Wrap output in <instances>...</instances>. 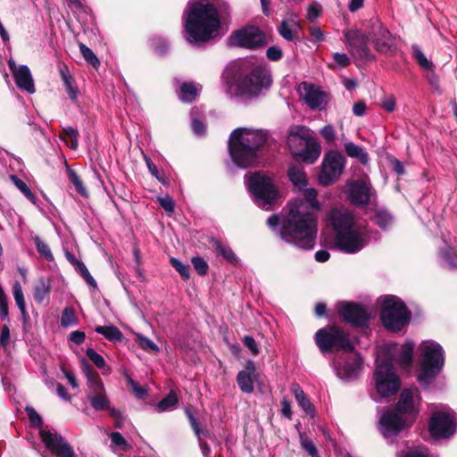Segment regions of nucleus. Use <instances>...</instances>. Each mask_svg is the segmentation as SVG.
Masks as SVG:
<instances>
[{
  "instance_id": "4",
  "label": "nucleus",
  "mask_w": 457,
  "mask_h": 457,
  "mask_svg": "<svg viewBox=\"0 0 457 457\" xmlns=\"http://www.w3.org/2000/svg\"><path fill=\"white\" fill-rule=\"evenodd\" d=\"M328 220L335 230V244L345 253L353 254L363 249L369 240V229L357 223L347 211L332 210Z\"/></svg>"
},
{
  "instance_id": "46",
  "label": "nucleus",
  "mask_w": 457,
  "mask_h": 457,
  "mask_svg": "<svg viewBox=\"0 0 457 457\" xmlns=\"http://www.w3.org/2000/svg\"><path fill=\"white\" fill-rule=\"evenodd\" d=\"M79 51L83 58L94 67H97L100 62L94 52L84 44H79Z\"/></svg>"
},
{
  "instance_id": "51",
  "label": "nucleus",
  "mask_w": 457,
  "mask_h": 457,
  "mask_svg": "<svg viewBox=\"0 0 457 457\" xmlns=\"http://www.w3.org/2000/svg\"><path fill=\"white\" fill-rule=\"evenodd\" d=\"M322 7L317 3L313 2L307 8V15L306 18L310 22H313L316 19H318L321 14Z\"/></svg>"
},
{
  "instance_id": "3",
  "label": "nucleus",
  "mask_w": 457,
  "mask_h": 457,
  "mask_svg": "<svg viewBox=\"0 0 457 457\" xmlns=\"http://www.w3.org/2000/svg\"><path fill=\"white\" fill-rule=\"evenodd\" d=\"M226 93L231 98L252 99L271 83L270 71L253 60H241L228 67L224 74Z\"/></svg>"
},
{
  "instance_id": "34",
  "label": "nucleus",
  "mask_w": 457,
  "mask_h": 457,
  "mask_svg": "<svg viewBox=\"0 0 457 457\" xmlns=\"http://www.w3.org/2000/svg\"><path fill=\"white\" fill-rule=\"evenodd\" d=\"M288 178L295 187L303 189L306 184V176L301 165H291L287 171Z\"/></svg>"
},
{
  "instance_id": "55",
  "label": "nucleus",
  "mask_w": 457,
  "mask_h": 457,
  "mask_svg": "<svg viewBox=\"0 0 457 457\" xmlns=\"http://www.w3.org/2000/svg\"><path fill=\"white\" fill-rule=\"evenodd\" d=\"M266 55L270 61L276 62L282 58L283 53L278 46H273L267 49Z\"/></svg>"
},
{
  "instance_id": "57",
  "label": "nucleus",
  "mask_w": 457,
  "mask_h": 457,
  "mask_svg": "<svg viewBox=\"0 0 457 457\" xmlns=\"http://www.w3.org/2000/svg\"><path fill=\"white\" fill-rule=\"evenodd\" d=\"M195 270L199 275H205L208 270V264L205 259H191Z\"/></svg>"
},
{
  "instance_id": "26",
  "label": "nucleus",
  "mask_w": 457,
  "mask_h": 457,
  "mask_svg": "<svg viewBox=\"0 0 457 457\" xmlns=\"http://www.w3.org/2000/svg\"><path fill=\"white\" fill-rule=\"evenodd\" d=\"M301 29L302 27L298 21L288 18L281 21L278 32L285 40L297 42L300 40L299 32Z\"/></svg>"
},
{
  "instance_id": "61",
  "label": "nucleus",
  "mask_w": 457,
  "mask_h": 457,
  "mask_svg": "<svg viewBox=\"0 0 457 457\" xmlns=\"http://www.w3.org/2000/svg\"><path fill=\"white\" fill-rule=\"evenodd\" d=\"M186 414L189 420L190 425L197 437H200L201 429L196 419L194 417L189 409H186Z\"/></svg>"
},
{
  "instance_id": "36",
  "label": "nucleus",
  "mask_w": 457,
  "mask_h": 457,
  "mask_svg": "<svg viewBox=\"0 0 457 457\" xmlns=\"http://www.w3.org/2000/svg\"><path fill=\"white\" fill-rule=\"evenodd\" d=\"M95 331L103 335L107 340L120 342L123 339L121 331L115 326H97Z\"/></svg>"
},
{
  "instance_id": "42",
  "label": "nucleus",
  "mask_w": 457,
  "mask_h": 457,
  "mask_svg": "<svg viewBox=\"0 0 457 457\" xmlns=\"http://www.w3.org/2000/svg\"><path fill=\"white\" fill-rule=\"evenodd\" d=\"M137 341L139 347L149 353H158L160 352L159 346L148 337L137 334Z\"/></svg>"
},
{
  "instance_id": "17",
  "label": "nucleus",
  "mask_w": 457,
  "mask_h": 457,
  "mask_svg": "<svg viewBox=\"0 0 457 457\" xmlns=\"http://www.w3.org/2000/svg\"><path fill=\"white\" fill-rule=\"evenodd\" d=\"M345 38L349 46L352 55L360 61H372L374 55L368 46L369 35H365L361 30H347L345 33Z\"/></svg>"
},
{
  "instance_id": "54",
  "label": "nucleus",
  "mask_w": 457,
  "mask_h": 457,
  "mask_svg": "<svg viewBox=\"0 0 457 457\" xmlns=\"http://www.w3.org/2000/svg\"><path fill=\"white\" fill-rule=\"evenodd\" d=\"M157 202L160 206L168 213H172L174 212L175 204L170 196L165 195L162 197H158Z\"/></svg>"
},
{
  "instance_id": "44",
  "label": "nucleus",
  "mask_w": 457,
  "mask_h": 457,
  "mask_svg": "<svg viewBox=\"0 0 457 457\" xmlns=\"http://www.w3.org/2000/svg\"><path fill=\"white\" fill-rule=\"evenodd\" d=\"M411 52L413 59L419 63V65L425 71L428 70V60L421 51L420 47L414 44L411 46Z\"/></svg>"
},
{
  "instance_id": "40",
  "label": "nucleus",
  "mask_w": 457,
  "mask_h": 457,
  "mask_svg": "<svg viewBox=\"0 0 457 457\" xmlns=\"http://www.w3.org/2000/svg\"><path fill=\"white\" fill-rule=\"evenodd\" d=\"M179 402L178 396L174 392H170L163 399H162L156 405L158 412H164L171 411L175 408Z\"/></svg>"
},
{
  "instance_id": "60",
  "label": "nucleus",
  "mask_w": 457,
  "mask_h": 457,
  "mask_svg": "<svg viewBox=\"0 0 457 457\" xmlns=\"http://www.w3.org/2000/svg\"><path fill=\"white\" fill-rule=\"evenodd\" d=\"M245 345L253 353V354L257 355L259 353V349L254 338L251 336H245L243 339Z\"/></svg>"
},
{
  "instance_id": "2",
  "label": "nucleus",
  "mask_w": 457,
  "mask_h": 457,
  "mask_svg": "<svg viewBox=\"0 0 457 457\" xmlns=\"http://www.w3.org/2000/svg\"><path fill=\"white\" fill-rule=\"evenodd\" d=\"M228 12L225 0H189L183 13L186 39L193 45L211 40L220 27V19Z\"/></svg>"
},
{
  "instance_id": "35",
  "label": "nucleus",
  "mask_w": 457,
  "mask_h": 457,
  "mask_svg": "<svg viewBox=\"0 0 457 457\" xmlns=\"http://www.w3.org/2000/svg\"><path fill=\"white\" fill-rule=\"evenodd\" d=\"M412 356L413 345H404L401 347V350L398 353L397 363L403 370L410 371L412 365Z\"/></svg>"
},
{
  "instance_id": "64",
  "label": "nucleus",
  "mask_w": 457,
  "mask_h": 457,
  "mask_svg": "<svg viewBox=\"0 0 457 457\" xmlns=\"http://www.w3.org/2000/svg\"><path fill=\"white\" fill-rule=\"evenodd\" d=\"M320 134L328 140L332 141L336 137V133L333 126L326 125L320 130Z\"/></svg>"
},
{
  "instance_id": "10",
  "label": "nucleus",
  "mask_w": 457,
  "mask_h": 457,
  "mask_svg": "<svg viewBox=\"0 0 457 457\" xmlns=\"http://www.w3.org/2000/svg\"><path fill=\"white\" fill-rule=\"evenodd\" d=\"M373 380L380 397L395 395L398 391L401 383L395 372L391 357L385 360H381L380 356L377 358Z\"/></svg>"
},
{
  "instance_id": "18",
  "label": "nucleus",
  "mask_w": 457,
  "mask_h": 457,
  "mask_svg": "<svg viewBox=\"0 0 457 457\" xmlns=\"http://www.w3.org/2000/svg\"><path fill=\"white\" fill-rule=\"evenodd\" d=\"M408 427L409 424L403 415L395 410L384 412L379 418L378 429L386 439L396 436Z\"/></svg>"
},
{
  "instance_id": "52",
  "label": "nucleus",
  "mask_w": 457,
  "mask_h": 457,
  "mask_svg": "<svg viewBox=\"0 0 457 457\" xmlns=\"http://www.w3.org/2000/svg\"><path fill=\"white\" fill-rule=\"evenodd\" d=\"M25 411L29 416L31 425L37 428H41L43 425V420L40 417V415L36 411V410L32 407L28 406L26 407Z\"/></svg>"
},
{
  "instance_id": "59",
  "label": "nucleus",
  "mask_w": 457,
  "mask_h": 457,
  "mask_svg": "<svg viewBox=\"0 0 457 457\" xmlns=\"http://www.w3.org/2000/svg\"><path fill=\"white\" fill-rule=\"evenodd\" d=\"M191 127H192V129H193L195 135L200 137V136H203L205 134L206 126L204 122H202L196 119H193Z\"/></svg>"
},
{
  "instance_id": "27",
  "label": "nucleus",
  "mask_w": 457,
  "mask_h": 457,
  "mask_svg": "<svg viewBox=\"0 0 457 457\" xmlns=\"http://www.w3.org/2000/svg\"><path fill=\"white\" fill-rule=\"evenodd\" d=\"M415 375L422 386H428V345L426 343L421 345L420 361L415 370Z\"/></svg>"
},
{
  "instance_id": "39",
  "label": "nucleus",
  "mask_w": 457,
  "mask_h": 457,
  "mask_svg": "<svg viewBox=\"0 0 457 457\" xmlns=\"http://www.w3.org/2000/svg\"><path fill=\"white\" fill-rule=\"evenodd\" d=\"M86 354L97 369L102 370L104 375L110 373L111 370L106 366L105 360L101 354L96 353L93 348H87Z\"/></svg>"
},
{
  "instance_id": "53",
  "label": "nucleus",
  "mask_w": 457,
  "mask_h": 457,
  "mask_svg": "<svg viewBox=\"0 0 457 457\" xmlns=\"http://www.w3.org/2000/svg\"><path fill=\"white\" fill-rule=\"evenodd\" d=\"M296 401L299 404V406L307 413L313 415L314 413V407L312 403L309 401L306 395L303 393V395L300 394V396L296 398Z\"/></svg>"
},
{
  "instance_id": "62",
  "label": "nucleus",
  "mask_w": 457,
  "mask_h": 457,
  "mask_svg": "<svg viewBox=\"0 0 457 457\" xmlns=\"http://www.w3.org/2000/svg\"><path fill=\"white\" fill-rule=\"evenodd\" d=\"M335 62L341 67H347L350 64V58L346 54L335 53L333 54Z\"/></svg>"
},
{
  "instance_id": "5",
  "label": "nucleus",
  "mask_w": 457,
  "mask_h": 457,
  "mask_svg": "<svg viewBox=\"0 0 457 457\" xmlns=\"http://www.w3.org/2000/svg\"><path fill=\"white\" fill-rule=\"evenodd\" d=\"M268 133L262 129L237 128L230 134L228 152L239 168H248L259 162V150L267 142Z\"/></svg>"
},
{
  "instance_id": "23",
  "label": "nucleus",
  "mask_w": 457,
  "mask_h": 457,
  "mask_svg": "<svg viewBox=\"0 0 457 457\" xmlns=\"http://www.w3.org/2000/svg\"><path fill=\"white\" fill-rule=\"evenodd\" d=\"M8 66L13 75L16 86L22 91L33 94L35 85L29 67L27 65H16L12 60L8 62Z\"/></svg>"
},
{
  "instance_id": "31",
  "label": "nucleus",
  "mask_w": 457,
  "mask_h": 457,
  "mask_svg": "<svg viewBox=\"0 0 457 457\" xmlns=\"http://www.w3.org/2000/svg\"><path fill=\"white\" fill-rule=\"evenodd\" d=\"M434 97V100L437 98L439 103H445L448 100V97L444 96V88L440 83L439 78L433 71V64L430 62V98Z\"/></svg>"
},
{
  "instance_id": "30",
  "label": "nucleus",
  "mask_w": 457,
  "mask_h": 457,
  "mask_svg": "<svg viewBox=\"0 0 457 457\" xmlns=\"http://www.w3.org/2000/svg\"><path fill=\"white\" fill-rule=\"evenodd\" d=\"M51 290L50 281L47 278L40 277L34 286V299L37 303H43L48 297Z\"/></svg>"
},
{
  "instance_id": "38",
  "label": "nucleus",
  "mask_w": 457,
  "mask_h": 457,
  "mask_svg": "<svg viewBox=\"0 0 457 457\" xmlns=\"http://www.w3.org/2000/svg\"><path fill=\"white\" fill-rule=\"evenodd\" d=\"M72 265L74 266L76 271L83 278L86 283L93 287H96V282L95 278L91 276L86 265L79 259H69Z\"/></svg>"
},
{
  "instance_id": "22",
  "label": "nucleus",
  "mask_w": 457,
  "mask_h": 457,
  "mask_svg": "<svg viewBox=\"0 0 457 457\" xmlns=\"http://www.w3.org/2000/svg\"><path fill=\"white\" fill-rule=\"evenodd\" d=\"M445 366V351L436 342L430 340V389L434 387V379L442 372ZM445 386V378H442L440 386L436 388L441 389ZM436 387V386H435Z\"/></svg>"
},
{
  "instance_id": "45",
  "label": "nucleus",
  "mask_w": 457,
  "mask_h": 457,
  "mask_svg": "<svg viewBox=\"0 0 457 457\" xmlns=\"http://www.w3.org/2000/svg\"><path fill=\"white\" fill-rule=\"evenodd\" d=\"M78 322L75 312L71 308L66 307L61 316V325L63 328H68L76 325Z\"/></svg>"
},
{
  "instance_id": "7",
  "label": "nucleus",
  "mask_w": 457,
  "mask_h": 457,
  "mask_svg": "<svg viewBox=\"0 0 457 457\" xmlns=\"http://www.w3.org/2000/svg\"><path fill=\"white\" fill-rule=\"evenodd\" d=\"M245 184L253 203L262 210L270 211L280 200V194L271 178L261 171L245 177Z\"/></svg>"
},
{
  "instance_id": "43",
  "label": "nucleus",
  "mask_w": 457,
  "mask_h": 457,
  "mask_svg": "<svg viewBox=\"0 0 457 457\" xmlns=\"http://www.w3.org/2000/svg\"><path fill=\"white\" fill-rule=\"evenodd\" d=\"M31 240L33 241L37 253L41 255V257H53L51 249L48 244L44 241L37 235L32 236Z\"/></svg>"
},
{
  "instance_id": "20",
  "label": "nucleus",
  "mask_w": 457,
  "mask_h": 457,
  "mask_svg": "<svg viewBox=\"0 0 457 457\" xmlns=\"http://www.w3.org/2000/svg\"><path fill=\"white\" fill-rule=\"evenodd\" d=\"M368 35L377 51L386 53L390 50L393 41L390 31L382 25L378 19L370 20L368 27Z\"/></svg>"
},
{
  "instance_id": "47",
  "label": "nucleus",
  "mask_w": 457,
  "mask_h": 457,
  "mask_svg": "<svg viewBox=\"0 0 457 457\" xmlns=\"http://www.w3.org/2000/svg\"><path fill=\"white\" fill-rule=\"evenodd\" d=\"M172 267L180 274L184 279L190 278V267L183 263L180 259H170Z\"/></svg>"
},
{
  "instance_id": "58",
  "label": "nucleus",
  "mask_w": 457,
  "mask_h": 457,
  "mask_svg": "<svg viewBox=\"0 0 457 457\" xmlns=\"http://www.w3.org/2000/svg\"><path fill=\"white\" fill-rule=\"evenodd\" d=\"M302 447L312 456V457H319L318 451L314 444L312 440L309 439H302L301 441Z\"/></svg>"
},
{
  "instance_id": "63",
  "label": "nucleus",
  "mask_w": 457,
  "mask_h": 457,
  "mask_svg": "<svg viewBox=\"0 0 457 457\" xmlns=\"http://www.w3.org/2000/svg\"><path fill=\"white\" fill-rule=\"evenodd\" d=\"M395 99L394 96H390L382 100L381 106L384 110L388 112H392L395 108Z\"/></svg>"
},
{
  "instance_id": "12",
  "label": "nucleus",
  "mask_w": 457,
  "mask_h": 457,
  "mask_svg": "<svg viewBox=\"0 0 457 457\" xmlns=\"http://www.w3.org/2000/svg\"><path fill=\"white\" fill-rule=\"evenodd\" d=\"M295 144L300 145L303 149L298 152L294 151V154L300 156L308 163H313L320 155V145L308 135L303 127H298L295 132L290 134L288 145L292 148Z\"/></svg>"
},
{
  "instance_id": "25",
  "label": "nucleus",
  "mask_w": 457,
  "mask_h": 457,
  "mask_svg": "<svg viewBox=\"0 0 457 457\" xmlns=\"http://www.w3.org/2000/svg\"><path fill=\"white\" fill-rule=\"evenodd\" d=\"M255 377V364L253 361H248L245 370H240L237 376V385L243 393L252 394L253 392Z\"/></svg>"
},
{
  "instance_id": "8",
  "label": "nucleus",
  "mask_w": 457,
  "mask_h": 457,
  "mask_svg": "<svg viewBox=\"0 0 457 457\" xmlns=\"http://www.w3.org/2000/svg\"><path fill=\"white\" fill-rule=\"evenodd\" d=\"M457 431V415L447 405L430 404V440L449 439Z\"/></svg>"
},
{
  "instance_id": "48",
  "label": "nucleus",
  "mask_w": 457,
  "mask_h": 457,
  "mask_svg": "<svg viewBox=\"0 0 457 457\" xmlns=\"http://www.w3.org/2000/svg\"><path fill=\"white\" fill-rule=\"evenodd\" d=\"M12 292L18 308L22 313H25V301L22 289L19 282H15L13 285Z\"/></svg>"
},
{
  "instance_id": "56",
  "label": "nucleus",
  "mask_w": 457,
  "mask_h": 457,
  "mask_svg": "<svg viewBox=\"0 0 457 457\" xmlns=\"http://www.w3.org/2000/svg\"><path fill=\"white\" fill-rule=\"evenodd\" d=\"M110 438L112 444L120 446L123 450H127L129 445L127 441L124 439L122 435L119 432H112L110 435Z\"/></svg>"
},
{
  "instance_id": "50",
  "label": "nucleus",
  "mask_w": 457,
  "mask_h": 457,
  "mask_svg": "<svg viewBox=\"0 0 457 457\" xmlns=\"http://www.w3.org/2000/svg\"><path fill=\"white\" fill-rule=\"evenodd\" d=\"M69 179L72 184L74 185L76 190L81 195L86 196L87 195V189L84 187L82 180L79 177V175L74 170H69L68 172Z\"/></svg>"
},
{
  "instance_id": "49",
  "label": "nucleus",
  "mask_w": 457,
  "mask_h": 457,
  "mask_svg": "<svg viewBox=\"0 0 457 457\" xmlns=\"http://www.w3.org/2000/svg\"><path fill=\"white\" fill-rule=\"evenodd\" d=\"M150 45L153 47L154 51L158 54H163L168 50V43L162 37H153L150 40Z\"/></svg>"
},
{
  "instance_id": "37",
  "label": "nucleus",
  "mask_w": 457,
  "mask_h": 457,
  "mask_svg": "<svg viewBox=\"0 0 457 457\" xmlns=\"http://www.w3.org/2000/svg\"><path fill=\"white\" fill-rule=\"evenodd\" d=\"M10 180L16 187V188L33 204H37V197L32 193L28 185L20 179L17 175L11 174L9 176Z\"/></svg>"
},
{
  "instance_id": "24",
  "label": "nucleus",
  "mask_w": 457,
  "mask_h": 457,
  "mask_svg": "<svg viewBox=\"0 0 457 457\" xmlns=\"http://www.w3.org/2000/svg\"><path fill=\"white\" fill-rule=\"evenodd\" d=\"M331 365L338 378L347 380L357 377L361 369V360L359 356H353V360L346 362L334 359Z\"/></svg>"
},
{
  "instance_id": "16",
  "label": "nucleus",
  "mask_w": 457,
  "mask_h": 457,
  "mask_svg": "<svg viewBox=\"0 0 457 457\" xmlns=\"http://www.w3.org/2000/svg\"><path fill=\"white\" fill-rule=\"evenodd\" d=\"M375 190L366 179L353 180L347 183V198L355 206L369 204L375 197Z\"/></svg>"
},
{
  "instance_id": "1",
  "label": "nucleus",
  "mask_w": 457,
  "mask_h": 457,
  "mask_svg": "<svg viewBox=\"0 0 457 457\" xmlns=\"http://www.w3.org/2000/svg\"><path fill=\"white\" fill-rule=\"evenodd\" d=\"M317 195L314 188L304 189L302 200L290 203L289 212L278 228L284 240L303 249H311L314 245L317 234L315 213L320 209Z\"/></svg>"
},
{
  "instance_id": "11",
  "label": "nucleus",
  "mask_w": 457,
  "mask_h": 457,
  "mask_svg": "<svg viewBox=\"0 0 457 457\" xmlns=\"http://www.w3.org/2000/svg\"><path fill=\"white\" fill-rule=\"evenodd\" d=\"M81 370L87 378V399L96 411L112 409L104 383L97 372L94 371L87 360H80Z\"/></svg>"
},
{
  "instance_id": "41",
  "label": "nucleus",
  "mask_w": 457,
  "mask_h": 457,
  "mask_svg": "<svg viewBox=\"0 0 457 457\" xmlns=\"http://www.w3.org/2000/svg\"><path fill=\"white\" fill-rule=\"evenodd\" d=\"M373 221L382 229H386L393 224V217L386 210H378L373 216Z\"/></svg>"
},
{
  "instance_id": "14",
  "label": "nucleus",
  "mask_w": 457,
  "mask_h": 457,
  "mask_svg": "<svg viewBox=\"0 0 457 457\" xmlns=\"http://www.w3.org/2000/svg\"><path fill=\"white\" fill-rule=\"evenodd\" d=\"M231 46H239L247 49H256L266 44L265 36L255 26H247L231 34L228 38Z\"/></svg>"
},
{
  "instance_id": "6",
  "label": "nucleus",
  "mask_w": 457,
  "mask_h": 457,
  "mask_svg": "<svg viewBox=\"0 0 457 457\" xmlns=\"http://www.w3.org/2000/svg\"><path fill=\"white\" fill-rule=\"evenodd\" d=\"M380 306V320L388 331L398 332L411 320V314L404 302L394 295H386L378 298Z\"/></svg>"
},
{
  "instance_id": "15",
  "label": "nucleus",
  "mask_w": 457,
  "mask_h": 457,
  "mask_svg": "<svg viewBox=\"0 0 457 457\" xmlns=\"http://www.w3.org/2000/svg\"><path fill=\"white\" fill-rule=\"evenodd\" d=\"M338 312L346 323L353 327H368L370 315L367 308L360 303L343 302L338 305Z\"/></svg>"
},
{
  "instance_id": "13",
  "label": "nucleus",
  "mask_w": 457,
  "mask_h": 457,
  "mask_svg": "<svg viewBox=\"0 0 457 457\" xmlns=\"http://www.w3.org/2000/svg\"><path fill=\"white\" fill-rule=\"evenodd\" d=\"M345 158L337 151L328 152L322 162L319 182L322 186L332 185L343 173Z\"/></svg>"
},
{
  "instance_id": "28",
  "label": "nucleus",
  "mask_w": 457,
  "mask_h": 457,
  "mask_svg": "<svg viewBox=\"0 0 457 457\" xmlns=\"http://www.w3.org/2000/svg\"><path fill=\"white\" fill-rule=\"evenodd\" d=\"M60 74H61V78L63 82V85L65 87V90L69 96V98L72 102H77L79 91H78V87L75 84V80H74L73 77L71 76L69 69L66 66H63L62 68L60 69Z\"/></svg>"
},
{
  "instance_id": "9",
  "label": "nucleus",
  "mask_w": 457,
  "mask_h": 457,
  "mask_svg": "<svg viewBox=\"0 0 457 457\" xmlns=\"http://www.w3.org/2000/svg\"><path fill=\"white\" fill-rule=\"evenodd\" d=\"M315 343L322 354L333 352L351 353L354 349L353 342L348 334L337 326H327L315 333Z\"/></svg>"
},
{
  "instance_id": "19",
  "label": "nucleus",
  "mask_w": 457,
  "mask_h": 457,
  "mask_svg": "<svg viewBox=\"0 0 457 457\" xmlns=\"http://www.w3.org/2000/svg\"><path fill=\"white\" fill-rule=\"evenodd\" d=\"M39 435L46 447L56 457H76L71 445L61 435L46 429H41Z\"/></svg>"
},
{
  "instance_id": "32",
  "label": "nucleus",
  "mask_w": 457,
  "mask_h": 457,
  "mask_svg": "<svg viewBox=\"0 0 457 457\" xmlns=\"http://www.w3.org/2000/svg\"><path fill=\"white\" fill-rule=\"evenodd\" d=\"M413 408L412 393L409 389H404L401 393L399 401L394 410L404 415L411 413Z\"/></svg>"
},
{
  "instance_id": "21",
  "label": "nucleus",
  "mask_w": 457,
  "mask_h": 457,
  "mask_svg": "<svg viewBox=\"0 0 457 457\" xmlns=\"http://www.w3.org/2000/svg\"><path fill=\"white\" fill-rule=\"evenodd\" d=\"M298 90L301 96L311 109H325L328 102V96L320 87L308 82H302Z\"/></svg>"
},
{
  "instance_id": "29",
  "label": "nucleus",
  "mask_w": 457,
  "mask_h": 457,
  "mask_svg": "<svg viewBox=\"0 0 457 457\" xmlns=\"http://www.w3.org/2000/svg\"><path fill=\"white\" fill-rule=\"evenodd\" d=\"M200 90L201 86L193 82H184L179 87V99L185 103H192L196 99Z\"/></svg>"
},
{
  "instance_id": "33",
  "label": "nucleus",
  "mask_w": 457,
  "mask_h": 457,
  "mask_svg": "<svg viewBox=\"0 0 457 457\" xmlns=\"http://www.w3.org/2000/svg\"><path fill=\"white\" fill-rule=\"evenodd\" d=\"M345 150L349 157L357 159L362 164H367L370 161L368 153L361 146L353 142L345 143Z\"/></svg>"
}]
</instances>
